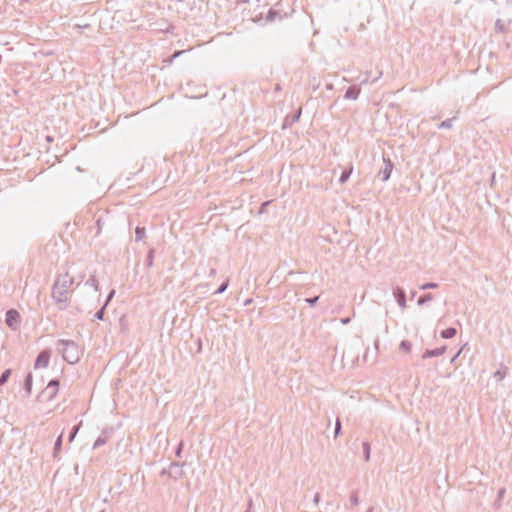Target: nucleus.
<instances>
[{
    "label": "nucleus",
    "mask_w": 512,
    "mask_h": 512,
    "mask_svg": "<svg viewBox=\"0 0 512 512\" xmlns=\"http://www.w3.org/2000/svg\"><path fill=\"white\" fill-rule=\"evenodd\" d=\"M74 278L68 272L58 274L51 288V298L60 311L67 310L73 290Z\"/></svg>",
    "instance_id": "obj_1"
},
{
    "label": "nucleus",
    "mask_w": 512,
    "mask_h": 512,
    "mask_svg": "<svg viewBox=\"0 0 512 512\" xmlns=\"http://www.w3.org/2000/svg\"><path fill=\"white\" fill-rule=\"evenodd\" d=\"M57 349L61 352L63 359L69 364L77 363L82 355V350L78 344L72 340H58Z\"/></svg>",
    "instance_id": "obj_2"
},
{
    "label": "nucleus",
    "mask_w": 512,
    "mask_h": 512,
    "mask_svg": "<svg viewBox=\"0 0 512 512\" xmlns=\"http://www.w3.org/2000/svg\"><path fill=\"white\" fill-rule=\"evenodd\" d=\"M382 160H383V167L379 171V176H381V179L383 182H386L391 176V173L394 168V164L391 161L390 157L386 154H383Z\"/></svg>",
    "instance_id": "obj_3"
},
{
    "label": "nucleus",
    "mask_w": 512,
    "mask_h": 512,
    "mask_svg": "<svg viewBox=\"0 0 512 512\" xmlns=\"http://www.w3.org/2000/svg\"><path fill=\"white\" fill-rule=\"evenodd\" d=\"M20 322V314L14 309H10L6 312L5 323L12 329H17Z\"/></svg>",
    "instance_id": "obj_4"
},
{
    "label": "nucleus",
    "mask_w": 512,
    "mask_h": 512,
    "mask_svg": "<svg viewBox=\"0 0 512 512\" xmlns=\"http://www.w3.org/2000/svg\"><path fill=\"white\" fill-rule=\"evenodd\" d=\"M185 463L172 462L169 466L168 476L177 480L181 478L184 474L182 467Z\"/></svg>",
    "instance_id": "obj_5"
},
{
    "label": "nucleus",
    "mask_w": 512,
    "mask_h": 512,
    "mask_svg": "<svg viewBox=\"0 0 512 512\" xmlns=\"http://www.w3.org/2000/svg\"><path fill=\"white\" fill-rule=\"evenodd\" d=\"M49 360H50V352L48 350H43L38 354L36 361L34 363V367L35 368L47 367L49 364Z\"/></svg>",
    "instance_id": "obj_6"
},
{
    "label": "nucleus",
    "mask_w": 512,
    "mask_h": 512,
    "mask_svg": "<svg viewBox=\"0 0 512 512\" xmlns=\"http://www.w3.org/2000/svg\"><path fill=\"white\" fill-rule=\"evenodd\" d=\"M393 295H394L398 305L402 309L406 308V293H405V291L400 287H396L393 290Z\"/></svg>",
    "instance_id": "obj_7"
},
{
    "label": "nucleus",
    "mask_w": 512,
    "mask_h": 512,
    "mask_svg": "<svg viewBox=\"0 0 512 512\" xmlns=\"http://www.w3.org/2000/svg\"><path fill=\"white\" fill-rule=\"evenodd\" d=\"M58 386H59V381L57 379H52L48 383V385L45 389V392L48 393L49 400H52L56 396V394L58 392Z\"/></svg>",
    "instance_id": "obj_8"
},
{
    "label": "nucleus",
    "mask_w": 512,
    "mask_h": 512,
    "mask_svg": "<svg viewBox=\"0 0 512 512\" xmlns=\"http://www.w3.org/2000/svg\"><path fill=\"white\" fill-rule=\"evenodd\" d=\"M445 351H446V346L438 347V348H435V349H427L423 353L422 358L426 359V358H430V357L441 356L442 354L445 353Z\"/></svg>",
    "instance_id": "obj_9"
},
{
    "label": "nucleus",
    "mask_w": 512,
    "mask_h": 512,
    "mask_svg": "<svg viewBox=\"0 0 512 512\" xmlns=\"http://www.w3.org/2000/svg\"><path fill=\"white\" fill-rule=\"evenodd\" d=\"M359 94H360V89L357 86L352 85L346 90L344 98L356 100L358 98Z\"/></svg>",
    "instance_id": "obj_10"
},
{
    "label": "nucleus",
    "mask_w": 512,
    "mask_h": 512,
    "mask_svg": "<svg viewBox=\"0 0 512 512\" xmlns=\"http://www.w3.org/2000/svg\"><path fill=\"white\" fill-rule=\"evenodd\" d=\"M62 442H63V433H61L58 436V438L56 439V441H55L54 451H53V457L54 458H58L59 452H60L61 447H62Z\"/></svg>",
    "instance_id": "obj_11"
},
{
    "label": "nucleus",
    "mask_w": 512,
    "mask_h": 512,
    "mask_svg": "<svg viewBox=\"0 0 512 512\" xmlns=\"http://www.w3.org/2000/svg\"><path fill=\"white\" fill-rule=\"evenodd\" d=\"M456 333H457L456 328L449 327V328L441 331V337L444 339H450V338H453L456 335Z\"/></svg>",
    "instance_id": "obj_12"
},
{
    "label": "nucleus",
    "mask_w": 512,
    "mask_h": 512,
    "mask_svg": "<svg viewBox=\"0 0 512 512\" xmlns=\"http://www.w3.org/2000/svg\"><path fill=\"white\" fill-rule=\"evenodd\" d=\"M146 236L145 227L137 226L135 229V239L136 241H142Z\"/></svg>",
    "instance_id": "obj_13"
},
{
    "label": "nucleus",
    "mask_w": 512,
    "mask_h": 512,
    "mask_svg": "<svg viewBox=\"0 0 512 512\" xmlns=\"http://www.w3.org/2000/svg\"><path fill=\"white\" fill-rule=\"evenodd\" d=\"M507 367H504L501 365V368L498 369L496 372H494L493 377L497 378L498 380H503L507 375Z\"/></svg>",
    "instance_id": "obj_14"
},
{
    "label": "nucleus",
    "mask_w": 512,
    "mask_h": 512,
    "mask_svg": "<svg viewBox=\"0 0 512 512\" xmlns=\"http://www.w3.org/2000/svg\"><path fill=\"white\" fill-rule=\"evenodd\" d=\"M24 388L27 391V394H31L32 390V374L28 373L24 380Z\"/></svg>",
    "instance_id": "obj_15"
},
{
    "label": "nucleus",
    "mask_w": 512,
    "mask_h": 512,
    "mask_svg": "<svg viewBox=\"0 0 512 512\" xmlns=\"http://www.w3.org/2000/svg\"><path fill=\"white\" fill-rule=\"evenodd\" d=\"M362 449H363V456H364V460L366 462H368L370 460V451H371V447H370V444L368 442H363L362 443Z\"/></svg>",
    "instance_id": "obj_16"
},
{
    "label": "nucleus",
    "mask_w": 512,
    "mask_h": 512,
    "mask_svg": "<svg viewBox=\"0 0 512 512\" xmlns=\"http://www.w3.org/2000/svg\"><path fill=\"white\" fill-rule=\"evenodd\" d=\"M352 170H353V168H352V166H351L348 170H344V171L342 172V174H341V176H340V178H339V182H340L341 184L345 183V182L349 179V177H350V175H351V173H352Z\"/></svg>",
    "instance_id": "obj_17"
},
{
    "label": "nucleus",
    "mask_w": 512,
    "mask_h": 512,
    "mask_svg": "<svg viewBox=\"0 0 512 512\" xmlns=\"http://www.w3.org/2000/svg\"><path fill=\"white\" fill-rule=\"evenodd\" d=\"M86 286L92 287L95 291H98V280L95 278V276H91L86 282Z\"/></svg>",
    "instance_id": "obj_18"
},
{
    "label": "nucleus",
    "mask_w": 512,
    "mask_h": 512,
    "mask_svg": "<svg viewBox=\"0 0 512 512\" xmlns=\"http://www.w3.org/2000/svg\"><path fill=\"white\" fill-rule=\"evenodd\" d=\"M432 299H433L432 294L426 293L418 299V305L422 306V305L426 304L427 302L431 301Z\"/></svg>",
    "instance_id": "obj_19"
},
{
    "label": "nucleus",
    "mask_w": 512,
    "mask_h": 512,
    "mask_svg": "<svg viewBox=\"0 0 512 512\" xmlns=\"http://www.w3.org/2000/svg\"><path fill=\"white\" fill-rule=\"evenodd\" d=\"M454 118L446 119L438 124L439 129H449L453 125Z\"/></svg>",
    "instance_id": "obj_20"
},
{
    "label": "nucleus",
    "mask_w": 512,
    "mask_h": 512,
    "mask_svg": "<svg viewBox=\"0 0 512 512\" xmlns=\"http://www.w3.org/2000/svg\"><path fill=\"white\" fill-rule=\"evenodd\" d=\"M11 375V369H6L0 376V387L4 385Z\"/></svg>",
    "instance_id": "obj_21"
},
{
    "label": "nucleus",
    "mask_w": 512,
    "mask_h": 512,
    "mask_svg": "<svg viewBox=\"0 0 512 512\" xmlns=\"http://www.w3.org/2000/svg\"><path fill=\"white\" fill-rule=\"evenodd\" d=\"M399 348L405 352H410L412 345L408 340H402L400 342Z\"/></svg>",
    "instance_id": "obj_22"
},
{
    "label": "nucleus",
    "mask_w": 512,
    "mask_h": 512,
    "mask_svg": "<svg viewBox=\"0 0 512 512\" xmlns=\"http://www.w3.org/2000/svg\"><path fill=\"white\" fill-rule=\"evenodd\" d=\"M106 437L99 436L93 444V448L97 449L106 443Z\"/></svg>",
    "instance_id": "obj_23"
},
{
    "label": "nucleus",
    "mask_w": 512,
    "mask_h": 512,
    "mask_svg": "<svg viewBox=\"0 0 512 512\" xmlns=\"http://www.w3.org/2000/svg\"><path fill=\"white\" fill-rule=\"evenodd\" d=\"M495 30L497 32H505V24L502 22V20L497 19L495 22Z\"/></svg>",
    "instance_id": "obj_24"
},
{
    "label": "nucleus",
    "mask_w": 512,
    "mask_h": 512,
    "mask_svg": "<svg viewBox=\"0 0 512 512\" xmlns=\"http://www.w3.org/2000/svg\"><path fill=\"white\" fill-rule=\"evenodd\" d=\"M438 287V284L435 282H427L420 286L421 290L435 289Z\"/></svg>",
    "instance_id": "obj_25"
},
{
    "label": "nucleus",
    "mask_w": 512,
    "mask_h": 512,
    "mask_svg": "<svg viewBox=\"0 0 512 512\" xmlns=\"http://www.w3.org/2000/svg\"><path fill=\"white\" fill-rule=\"evenodd\" d=\"M79 428H80V424L79 425H75L71 432H70V435H69V441L72 442L74 440V438L76 437L78 431H79Z\"/></svg>",
    "instance_id": "obj_26"
},
{
    "label": "nucleus",
    "mask_w": 512,
    "mask_h": 512,
    "mask_svg": "<svg viewBox=\"0 0 512 512\" xmlns=\"http://www.w3.org/2000/svg\"><path fill=\"white\" fill-rule=\"evenodd\" d=\"M351 506H357L359 504V498L357 492H353L350 496Z\"/></svg>",
    "instance_id": "obj_27"
},
{
    "label": "nucleus",
    "mask_w": 512,
    "mask_h": 512,
    "mask_svg": "<svg viewBox=\"0 0 512 512\" xmlns=\"http://www.w3.org/2000/svg\"><path fill=\"white\" fill-rule=\"evenodd\" d=\"M229 285V282L228 280H226L225 282H223L219 288L215 291V294H222L223 292L226 291L227 287Z\"/></svg>",
    "instance_id": "obj_28"
},
{
    "label": "nucleus",
    "mask_w": 512,
    "mask_h": 512,
    "mask_svg": "<svg viewBox=\"0 0 512 512\" xmlns=\"http://www.w3.org/2000/svg\"><path fill=\"white\" fill-rule=\"evenodd\" d=\"M105 308H106V304H104L102 306V308L95 313V315H94L95 319L103 320Z\"/></svg>",
    "instance_id": "obj_29"
},
{
    "label": "nucleus",
    "mask_w": 512,
    "mask_h": 512,
    "mask_svg": "<svg viewBox=\"0 0 512 512\" xmlns=\"http://www.w3.org/2000/svg\"><path fill=\"white\" fill-rule=\"evenodd\" d=\"M153 254H154V250L151 249L149 252H148V255H147V259H146V265L148 267H151L153 265Z\"/></svg>",
    "instance_id": "obj_30"
},
{
    "label": "nucleus",
    "mask_w": 512,
    "mask_h": 512,
    "mask_svg": "<svg viewBox=\"0 0 512 512\" xmlns=\"http://www.w3.org/2000/svg\"><path fill=\"white\" fill-rule=\"evenodd\" d=\"M341 422L339 420V418L336 419V423H335V430H334V437L336 438L340 432H341Z\"/></svg>",
    "instance_id": "obj_31"
},
{
    "label": "nucleus",
    "mask_w": 512,
    "mask_h": 512,
    "mask_svg": "<svg viewBox=\"0 0 512 512\" xmlns=\"http://www.w3.org/2000/svg\"><path fill=\"white\" fill-rule=\"evenodd\" d=\"M318 300H319V296H315L312 298H306L305 302L308 303L310 306H315L316 303L318 302Z\"/></svg>",
    "instance_id": "obj_32"
},
{
    "label": "nucleus",
    "mask_w": 512,
    "mask_h": 512,
    "mask_svg": "<svg viewBox=\"0 0 512 512\" xmlns=\"http://www.w3.org/2000/svg\"><path fill=\"white\" fill-rule=\"evenodd\" d=\"M182 450H183V442L181 441L175 451V455L176 457H181V453H182Z\"/></svg>",
    "instance_id": "obj_33"
},
{
    "label": "nucleus",
    "mask_w": 512,
    "mask_h": 512,
    "mask_svg": "<svg viewBox=\"0 0 512 512\" xmlns=\"http://www.w3.org/2000/svg\"><path fill=\"white\" fill-rule=\"evenodd\" d=\"M505 494V488H501L497 494V502H500Z\"/></svg>",
    "instance_id": "obj_34"
},
{
    "label": "nucleus",
    "mask_w": 512,
    "mask_h": 512,
    "mask_svg": "<svg viewBox=\"0 0 512 512\" xmlns=\"http://www.w3.org/2000/svg\"><path fill=\"white\" fill-rule=\"evenodd\" d=\"M114 295H115V290H111V291L109 292V294H108V296H107V299H106V302H105L106 306H107V305H108V303L112 300V298L114 297Z\"/></svg>",
    "instance_id": "obj_35"
},
{
    "label": "nucleus",
    "mask_w": 512,
    "mask_h": 512,
    "mask_svg": "<svg viewBox=\"0 0 512 512\" xmlns=\"http://www.w3.org/2000/svg\"><path fill=\"white\" fill-rule=\"evenodd\" d=\"M301 115V109L298 110V112L292 117V122H296L299 120Z\"/></svg>",
    "instance_id": "obj_36"
},
{
    "label": "nucleus",
    "mask_w": 512,
    "mask_h": 512,
    "mask_svg": "<svg viewBox=\"0 0 512 512\" xmlns=\"http://www.w3.org/2000/svg\"><path fill=\"white\" fill-rule=\"evenodd\" d=\"M351 321V318L350 317H347V318H341L340 319V322L343 324V325H347L348 323H350Z\"/></svg>",
    "instance_id": "obj_37"
},
{
    "label": "nucleus",
    "mask_w": 512,
    "mask_h": 512,
    "mask_svg": "<svg viewBox=\"0 0 512 512\" xmlns=\"http://www.w3.org/2000/svg\"><path fill=\"white\" fill-rule=\"evenodd\" d=\"M319 501H320V495H319V493H316L313 497V502H314V504L317 505L319 503Z\"/></svg>",
    "instance_id": "obj_38"
},
{
    "label": "nucleus",
    "mask_w": 512,
    "mask_h": 512,
    "mask_svg": "<svg viewBox=\"0 0 512 512\" xmlns=\"http://www.w3.org/2000/svg\"><path fill=\"white\" fill-rule=\"evenodd\" d=\"M185 51H176L173 55H172V59H175L177 57H179L181 54H183Z\"/></svg>",
    "instance_id": "obj_39"
},
{
    "label": "nucleus",
    "mask_w": 512,
    "mask_h": 512,
    "mask_svg": "<svg viewBox=\"0 0 512 512\" xmlns=\"http://www.w3.org/2000/svg\"><path fill=\"white\" fill-rule=\"evenodd\" d=\"M460 353H461V350H459V351L456 353V355H454V356L452 357V359H451L450 363H454V362H455V360L459 357Z\"/></svg>",
    "instance_id": "obj_40"
},
{
    "label": "nucleus",
    "mask_w": 512,
    "mask_h": 512,
    "mask_svg": "<svg viewBox=\"0 0 512 512\" xmlns=\"http://www.w3.org/2000/svg\"><path fill=\"white\" fill-rule=\"evenodd\" d=\"M216 275V269L215 268H211L210 271H209V277H214Z\"/></svg>",
    "instance_id": "obj_41"
},
{
    "label": "nucleus",
    "mask_w": 512,
    "mask_h": 512,
    "mask_svg": "<svg viewBox=\"0 0 512 512\" xmlns=\"http://www.w3.org/2000/svg\"><path fill=\"white\" fill-rule=\"evenodd\" d=\"M252 302H253V299H252V298L246 299V300H245V302H244V306H248V305H250Z\"/></svg>",
    "instance_id": "obj_42"
},
{
    "label": "nucleus",
    "mask_w": 512,
    "mask_h": 512,
    "mask_svg": "<svg viewBox=\"0 0 512 512\" xmlns=\"http://www.w3.org/2000/svg\"><path fill=\"white\" fill-rule=\"evenodd\" d=\"M168 471H169V468H168V469L164 468V469H162V470H161L160 474H161L162 476H164V475H167V476H168Z\"/></svg>",
    "instance_id": "obj_43"
},
{
    "label": "nucleus",
    "mask_w": 512,
    "mask_h": 512,
    "mask_svg": "<svg viewBox=\"0 0 512 512\" xmlns=\"http://www.w3.org/2000/svg\"><path fill=\"white\" fill-rule=\"evenodd\" d=\"M374 347H375L376 350H378V348H379V339L375 340Z\"/></svg>",
    "instance_id": "obj_44"
},
{
    "label": "nucleus",
    "mask_w": 512,
    "mask_h": 512,
    "mask_svg": "<svg viewBox=\"0 0 512 512\" xmlns=\"http://www.w3.org/2000/svg\"><path fill=\"white\" fill-rule=\"evenodd\" d=\"M252 507V499H250L248 501V509L246 510V512H249L250 508Z\"/></svg>",
    "instance_id": "obj_45"
},
{
    "label": "nucleus",
    "mask_w": 512,
    "mask_h": 512,
    "mask_svg": "<svg viewBox=\"0 0 512 512\" xmlns=\"http://www.w3.org/2000/svg\"><path fill=\"white\" fill-rule=\"evenodd\" d=\"M326 89L327 90H332L333 89V84L329 83L326 85Z\"/></svg>",
    "instance_id": "obj_46"
},
{
    "label": "nucleus",
    "mask_w": 512,
    "mask_h": 512,
    "mask_svg": "<svg viewBox=\"0 0 512 512\" xmlns=\"http://www.w3.org/2000/svg\"><path fill=\"white\" fill-rule=\"evenodd\" d=\"M384 332H385V333H388V332H389L388 325H385V327H384Z\"/></svg>",
    "instance_id": "obj_47"
},
{
    "label": "nucleus",
    "mask_w": 512,
    "mask_h": 512,
    "mask_svg": "<svg viewBox=\"0 0 512 512\" xmlns=\"http://www.w3.org/2000/svg\"><path fill=\"white\" fill-rule=\"evenodd\" d=\"M366 512H373V508L370 507Z\"/></svg>",
    "instance_id": "obj_48"
},
{
    "label": "nucleus",
    "mask_w": 512,
    "mask_h": 512,
    "mask_svg": "<svg viewBox=\"0 0 512 512\" xmlns=\"http://www.w3.org/2000/svg\"><path fill=\"white\" fill-rule=\"evenodd\" d=\"M382 76V73H379V76L374 80L376 81L378 78H380Z\"/></svg>",
    "instance_id": "obj_49"
},
{
    "label": "nucleus",
    "mask_w": 512,
    "mask_h": 512,
    "mask_svg": "<svg viewBox=\"0 0 512 512\" xmlns=\"http://www.w3.org/2000/svg\"><path fill=\"white\" fill-rule=\"evenodd\" d=\"M100 512H105V510H101Z\"/></svg>",
    "instance_id": "obj_50"
}]
</instances>
